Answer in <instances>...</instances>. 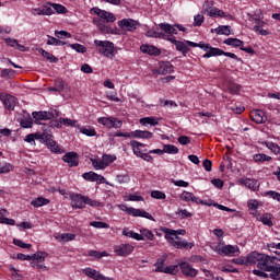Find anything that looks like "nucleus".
<instances>
[{
    "instance_id": "nucleus-1",
    "label": "nucleus",
    "mask_w": 280,
    "mask_h": 280,
    "mask_svg": "<svg viewBox=\"0 0 280 280\" xmlns=\"http://www.w3.org/2000/svg\"><path fill=\"white\" fill-rule=\"evenodd\" d=\"M94 45L98 48V54L105 56V58H115V44L109 40H94Z\"/></svg>"
},
{
    "instance_id": "nucleus-2",
    "label": "nucleus",
    "mask_w": 280,
    "mask_h": 280,
    "mask_svg": "<svg viewBox=\"0 0 280 280\" xmlns=\"http://www.w3.org/2000/svg\"><path fill=\"white\" fill-rule=\"evenodd\" d=\"M276 259H277L276 257L259 253L258 262H257L258 270H264L265 272H269L272 266L275 265Z\"/></svg>"
},
{
    "instance_id": "nucleus-3",
    "label": "nucleus",
    "mask_w": 280,
    "mask_h": 280,
    "mask_svg": "<svg viewBox=\"0 0 280 280\" xmlns=\"http://www.w3.org/2000/svg\"><path fill=\"white\" fill-rule=\"evenodd\" d=\"M97 124H101V126H104L105 128H108V130H110V128H121V126H124V121H121L119 118L117 117H100L97 118Z\"/></svg>"
},
{
    "instance_id": "nucleus-4",
    "label": "nucleus",
    "mask_w": 280,
    "mask_h": 280,
    "mask_svg": "<svg viewBox=\"0 0 280 280\" xmlns=\"http://www.w3.org/2000/svg\"><path fill=\"white\" fill-rule=\"evenodd\" d=\"M91 12H92V14H96V16L102 19L103 23H115V21H117V18L115 16V14H113L106 10H102L97 7L92 8Z\"/></svg>"
},
{
    "instance_id": "nucleus-5",
    "label": "nucleus",
    "mask_w": 280,
    "mask_h": 280,
    "mask_svg": "<svg viewBox=\"0 0 280 280\" xmlns=\"http://www.w3.org/2000/svg\"><path fill=\"white\" fill-rule=\"evenodd\" d=\"M44 143L54 154H65V150L60 149V145H58V142L55 141L51 133H48L45 137Z\"/></svg>"
},
{
    "instance_id": "nucleus-6",
    "label": "nucleus",
    "mask_w": 280,
    "mask_h": 280,
    "mask_svg": "<svg viewBox=\"0 0 280 280\" xmlns=\"http://www.w3.org/2000/svg\"><path fill=\"white\" fill-rule=\"evenodd\" d=\"M72 209H84L86 207V196L80 194L70 195Z\"/></svg>"
},
{
    "instance_id": "nucleus-7",
    "label": "nucleus",
    "mask_w": 280,
    "mask_h": 280,
    "mask_svg": "<svg viewBox=\"0 0 280 280\" xmlns=\"http://www.w3.org/2000/svg\"><path fill=\"white\" fill-rule=\"evenodd\" d=\"M125 211L128 213V215H132L133 218H145L147 220L154 221V217H152V214L145 210L129 207L126 208Z\"/></svg>"
},
{
    "instance_id": "nucleus-8",
    "label": "nucleus",
    "mask_w": 280,
    "mask_h": 280,
    "mask_svg": "<svg viewBox=\"0 0 280 280\" xmlns=\"http://www.w3.org/2000/svg\"><path fill=\"white\" fill-rule=\"evenodd\" d=\"M118 27L126 30L127 32H135L139 27V22L132 19H122L118 21Z\"/></svg>"
},
{
    "instance_id": "nucleus-9",
    "label": "nucleus",
    "mask_w": 280,
    "mask_h": 280,
    "mask_svg": "<svg viewBox=\"0 0 280 280\" xmlns=\"http://www.w3.org/2000/svg\"><path fill=\"white\" fill-rule=\"evenodd\" d=\"M135 250V246L130 244H120L114 247V253L119 257H128V255H132Z\"/></svg>"
},
{
    "instance_id": "nucleus-10",
    "label": "nucleus",
    "mask_w": 280,
    "mask_h": 280,
    "mask_svg": "<svg viewBox=\"0 0 280 280\" xmlns=\"http://www.w3.org/2000/svg\"><path fill=\"white\" fill-rule=\"evenodd\" d=\"M182 273L184 275V277H198V269L191 267V265L187 261H182L178 264Z\"/></svg>"
},
{
    "instance_id": "nucleus-11",
    "label": "nucleus",
    "mask_w": 280,
    "mask_h": 280,
    "mask_svg": "<svg viewBox=\"0 0 280 280\" xmlns=\"http://www.w3.org/2000/svg\"><path fill=\"white\" fill-rule=\"evenodd\" d=\"M82 178H84V180H89V183H98V185H103V183H106V178L104 176L93 171L83 173Z\"/></svg>"
},
{
    "instance_id": "nucleus-12",
    "label": "nucleus",
    "mask_w": 280,
    "mask_h": 280,
    "mask_svg": "<svg viewBox=\"0 0 280 280\" xmlns=\"http://www.w3.org/2000/svg\"><path fill=\"white\" fill-rule=\"evenodd\" d=\"M63 163H68L69 167H78L80 165V156L77 152H68L62 156Z\"/></svg>"
},
{
    "instance_id": "nucleus-13",
    "label": "nucleus",
    "mask_w": 280,
    "mask_h": 280,
    "mask_svg": "<svg viewBox=\"0 0 280 280\" xmlns=\"http://www.w3.org/2000/svg\"><path fill=\"white\" fill-rule=\"evenodd\" d=\"M206 14L208 16H214V19H233V15L226 14L224 11L213 7V8H208L205 10Z\"/></svg>"
},
{
    "instance_id": "nucleus-14",
    "label": "nucleus",
    "mask_w": 280,
    "mask_h": 280,
    "mask_svg": "<svg viewBox=\"0 0 280 280\" xmlns=\"http://www.w3.org/2000/svg\"><path fill=\"white\" fill-rule=\"evenodd\" d=\"M166 240L170 244H172V246L178 249L185 248V250H191V248H194L195 246L192 242H187L185 240H182V241H176L174 238H166Z\"/></svg>"
},
{
    "instance_id": "nucleus-15",
    "label": "nucleus",
    "mask_w": 280,
    "mask_h": 280,
    "mask_svg": "<svg viewBox=\"0 0 280 280\" xmlns=\"http://www.w3.org/2000/svg\"><path fill=\"white\" fill-rule=\"evenodd\" d=\"M240 253L237 245H225L219 249V255H225V257H235Z\"/></svg>"
},
{
    "instance_id": "nucleus-16",
    "label": "nucleus",
    "mask_w": 280,
    "mask_h": 280,
    "mask_svg": "<svg viewBox=\"0 0 280 280\" xmlns=\"http://www.w3.org/2000/svg\"><path fill=\"white\" fill-rule=\"evenodd\" d=\"M1 102L7 110H14V107L16 106V97L10 94L1 96Z\"/></svg>"
},
{
    "instance_id": "nucleus-17",
    "label": "nucleus",
    "mask_w": 280,
    "mask_h": 280,
    "mask_svg": "<svg viewBox=\"0 0 280 280\" xmlns=\"http://www.w3.org/2000/svg\"><path fill=\"white\" fill-rule=\"evenodd\" d=\"M206 45L208 46L207 49L202 50L207 52L202 56V58H213L215 56H222V54H224V50L212 47L211 44L206 43Z\"/></svg>"
},
{
    "instance_id": "nucleus-18",
    "label": "nucleus",
    "mask_w": 280,
    "mask_h": 280,
    "mask_svg": "<svg viewBox=\"0 0 280 280\" xmlns=\"http://www.w3.org/2000/svg\"><path fill=\"white\" fill-rule=\"evenodd\" d=\"M32 115L35 121H49V119H54V113L49 112H33Z\"/></svg>"
},
{
    "instance_id": "nucleus-19",
    "label": "nucleus",
    "mask_w": 280,
    "mask_h": 280,
    "mask_svg": "<svg viewBox=\"0 0 280 280\" xmlns=\"http://www.w3.org/2000/svg\"><path fill=\"white\" fill-rule=\"evenodd\" d=\"M241 185L247 187V189H252V191H259V182L253 178H241Z\"/></svg>"
},
{
    "instance_id": "nucleus-20",
    "label": "nucleus",
    "mask_w": 280,
    "mask_h": 280,
    "mask_svg": "<svg viewBox=\"0 0 280 280\" xmlns=\"http://www.w3.org/2000/svg\"><path fill=\"white\" fill-rule=\"evenodd\" d=\"M158 73L160 75H167V73H174V66L170 61H162L160 62Z\"/></svg>"
},
{
    "instance_id": "nucleus-21",
    "label": "nucleus",
    "mask_w": 280,
    "mask_h": 280,
    "mask_svg": "<svg viewBox=\"0 0 280 280\" xmlns=\"http://www.w3.org/2000/svg\"><path fill=\"white\" fill-rule=\"evenodd\" d=\"M160 30L164 32L165 36L168 34V36H176L178 34V30L176 25L167 24V23H160L159 24Z\"/></svg>"
},
{
    "instance_id": "nucleus-22",
    "label": "nucleus",
    "mask_w": 280,
    "mask_h": 280,
    "mask_svg": "<svg viewBox=\"0 0 280 280\" xmlns=\"http://www.w3.org/2000/svg\"><path fill=\"white\" fill-rule=\"evenodd\" d=\"M142 54H148L149 56H161V49L153 45H141L140 47Z\"/></svg>"
},
{
    "instance_id": "nucleus-23",
    "label": "nucleus",
    "mask_w": 280,
    "mask_h": 280,
    "mask_svg": "<svg viewBox=\"0 0 280 280\" xmlns=\"http://www.w3.org/2000/svg\"><path fill=\"white\" fill-rule=\"evenodd\" d=\"M83 273L89 277L90 279L94 280H106V277L104 275L100 273V271L93 269V268H85L83 269Z\"/></svg>"
},
{
    "instance_id": "nucleus-24",
    "label": "nucleus",
    "mask_w": 280,
    "mask_h": 280,
    "mask_svg": "<svg viewBox=\"0 0 280 280\" xmlns=\"http://www.w3.org/2000/svg\"><path fill=\"white\" fill-rule=\"evenodd\" d=\"M252 119L253 121H255V124H266V120L268 119V117H266V113H264V110L256 109L252 114Z\"/></svg>"
},
{
    "instance_id": "nucleus-25",
    "label": "nucleus",
    "mask_w": 280,
    "mask_h": 280,
    "mask_svg": "<svg viewBox=\"0 0 280 280\" xmlns=\"http://www.w3.org/2000/svg\"><path fill=\"white\" fill-rule=\"evenodd\" d=\"M130 145L132 148V152L136 156H140L143 152H148V150H141L142 148H145V144L137 141V140H131Z\"/></svg>"
},
{
    "instance_id": "nucleus-26",
    "label": "nucleus",
    "mask_w": 280,
    "mask_h": 280,
    "mask_svg": "<svg viewBox=\"0 0 280 280\" xmlns=\"http://www.w3.org/2000/svg\"><path fill=\"white\" fill-rule=\"evenodd\" d=\"M153 133L145 130L131 131V138L133 139H152Z\"/></svg>"
},
{
    "instance_id": "nucleus-27",
    "label": "nucleus",
    "mask_w": 280,
    "mask_h": 280,
    "mask_svg": "<svg viewBox=\"0 0 280 280\" xmlns=\"http://www.w3.org/2000/svg\"><path fill=\"white\" fill-rule=\"evenodd\" d=\"M122 235H125V237H131L132 240H136L137 242H143V235H141L135 231H129L126 228L122 230Z\"/></svg>"
},
{
    "instance_id": "nucleus-28",
    "label": "nucleus",
    "mask_w": 280,
    "mask_h": 280,
    "mask_svg": "<svg viewBox=\"0 0 280 280\" xmlns=\"http://www.w3.org/2000/svg\"><path fill=\"white\" fill-rule=\"evenodd\" d=\"M175 48H176V51H180L182 56H184V57L187 56L188 51H191V49L187 46V43H185V40L177 42L175 44Z\"/></svg>"
},
{
    "instance_id": "nucleus-29",
    "label": "nucleus",
    "mask_w": 280,
    "mask_h": 280,
    "mask_svg": "<svg viewBox=\"0 0 280 280\" xmlns=\"http://www.w3.org/2000/svg\"><path fill=\"white\" fill-rule=\"evenodd\" d=\"M245 261H247V266H255V264H258L259 253L252 252L247 256H245Z\"/></svg>"
},
{
    "instance_id": "nucleus-30",
    "label": "nucleus",
    "mask_w": 280,
    "mask_h": 280,
    "mask_svg": "<svg viewBox=\"0 0 280 280\" xmlns=\"http://www.w3.org/2000/svg\"><path fill=\"white\" fill-rule=\"evenodd\" d=\"M31 205L35 209H38V207H45V206L49 205V199L44 198V197H38V198L33 199L31 201Z\"/></svg>"
},
{
    "instance_id": "nucleus-31",
    "label": "nucleus",
    "mask_w": 280,
    "mask_h": 280,
    "mask_svg": "<svg viewBox=\"0 0 280 280\" xmlns=\"http://www.w3.org/2000/svg\"><path fill=\"white\" fill-rule=\"evenodd\" d=\"M224 45H229L230 47H240V49H242V47H244V42L237 38H226L224 39Z\"/></svg>"
},
{
    "instance_id": "nucleus-32",
    "label": "nucleus",
    "mask_w": 280,
    "mask_h": 280,
    "mask_svg": "<svg viewBox=\"0 0 280 280\" xmlns=\"http://www.w3.org/2000/svg\"><path fill=\"white\" fill-rule=\"evenodd\" d=\"M164 233H165V240H174V237L170 236V235H185L187 233V231L185 230H171V229H164Z\"/></svg>"
},
{
    "instance_id": "nucleus-33",
    "label": "nucleus",
    "mask_w": 280,
    "mask_h": 280,
    "mask_svg": "<svg viewBox=\"0 0 280 280\" xmlns=\"http://www.w3.org/2000/svg\"><path fill=\"white\" fill-rule=\"evenodd\" d=\"M38 52L43 56V58H46V60H48V62H52V63L58 62V57L54 56V54H51L43 48H39Z\"/></svg>"
},
{
    "instance_id": "nucleus-34",
    "label": "nucleus",
    "mask_w": 280,
    "mask_h": 280,
    "mask_svg": "<svg viewBox=\"0 0 280 280\" xmlns=\"http://www.w3.org/2000/svg\"><path fill=\"white\" fill-rule=\"evenodd\" d=\"M47 36H48V39L46 42V45H52L55 47H62L63 45H69V43L62 42L58 37L56 38V37H52L50 35H47Z\"/></svg>"
},
{
    "instance_id": "nucleus-35",
    "label": "nucleus",
    "mask_w": 280,
    "mask_h": 280,
    "mask_svg": "<svg viewBox=\"0 0 280 280\" xmlns=\"http://www.w3.org/2000/svg\"><path fill=\"white\" fill-rule=\"evenodd\" d=\"M269 277L272 279V280H280V265H275L271 266V268L269 269Z\"/></svg>"
},
{
    "instance_id": "nucleus-36",
    "label": "nucleus",
    "mask_w": 280,
    "mask_h": 280,
    "mask_svg": "<svg viewBox=\"0 0 280 280\" xmlns=\"http://www.w3.org/2000/svg\"><path fill=\"white\" fill-rule=\"evenodd\" d=\"M141 126H159V119L155 117H144L140 119Z\"/></svg>"
},
{
    "instance_id": "nucleus-37",
    "label": "nucleus",
    "mask_w": 280,
    "mask_h": 280,
    "mask_svg": "<svg viewBox=\"0 0 280 280\" xmlns=\"http://www.w3.org/2000/svg\"><path fill=\"white\" fill-rule=\"evenodd\" d=\"M260 222H262L265 226H269V228L275 226V223H272V214L270 213H264L260 217Z\"/></svg>"
},
{
    "instance_id": "nucleus-38",
    "label": "nucleus",
    "mask_w": 280,
    "mask_h": 280,
    "mask_svg": "<svg viewBox=\"0 0 280 280\" xmlns=\"http://www.w3.org/2000/svg\"><path fill=\"white\" fill-rule=\"evenodd\" d=\"M81 135H85L86 137H97V131H95V128L89 126V127H82L80 129Z\"/></svg>"
},
{
    "instance_id": "nucleus-39",
    "label": "nucleus",
    "mask_w": 280,
    "mask_h": 280,
    "mask_svg": "<svg viewBox=\"0 0 280 280\" xmlns=\"http://www.w3.org/2000/svg\"><path fill=\"white\" fill-rule=\"evenodd\" d=\"M98 30L102 34H117V28H113L109 25H106L104 22L100 24Z\"/></svg>"
},
{
    "instance_id": "nucleus-40",
    "label": "nucleus",
    "mask_w": 280,
    "mask_h": 280,
    "mask_svg": "<svg viewBox=\"0 0 280 280\" xmlns=\"http://www.w3.org/2000/svg\"><path fill=\"white\" fill-rule=\"evenodd\" d=\"M231 26L229 25H221L215 28V33L222 36H231Z\"/></svg>"
},
{
    "instance_id": "nucleus-41",
    "label": "nucleus",
    "mask_w": 280,
    "mask_h": 280,
    "mask_svg": "<svg viewBox=\"0 0 280 280\" xmlns=\"http://www.w3.org/2000/svg\"><path fill=\"white\" fill-rule=\"evenodd\" d=\"M48 5H50L52 8L54 12H57V14H67V9L62 4L48 3Z\"/></svg>"
},
{
    "instance_id": "nucleus-42",
    "label": "nucleus",
    "mask_w": 280,
    "mask_h": 280,
    "mask_svg": "<svg viewBox=\"0 0 280 280\" xmlns=\"http://www.w3.org/2000/svg\"><path fill=\"white\" fill-rule=\"evenodd\" d=\"M254 161L255 163H264L265 161H272V158L264 153H257L254 155Z\"/></svg>"
},
{
    "instance_id": "nucleus-43",
    "label": "nucleus",
    "mask_w": 280,
    "mask_h": 280,
    "mask_svg": "<svg viewBox=\"0 0 280 280\" xmlns=\"http://www.w3.org/2000/svg\"><path fill=\"white\" fill-rule=\"evenodd\" d=\"M140 235H142L143 240H149L150 242H152L154 240V233H152V231H150L149 229L142 228L140 229Z\"/></svg>"
},
{
    "instance_id": "nucleus-44",
    "label": "nucleus",
    "mask_w": 280,
    "mask_h": 280,
    "mask_svg": "<svg viewBox=\"0 0 280 280\" xmlns=\"http://www.w3.org/2000/svg\"><path fill=\"white\" fill-rule=\"evenodd\" d=\"M68 47H71V49H74L77 54H86V46L82 44H68Z\"/></svg>"
},
{
    "instance_id": "nucleus-45",
    "label": "nucleus",
    "mask_w": 280,
    "mask_h": 280,
    "mask_svg": "<svg viewBox=\"0 0 280 280\" xmlns=\"http://www.w3.org/2000/svg\"><path fill=\"white\" fill-rule=\"evenodd\" d=\"M103 163H105V166L108 167L112 163H115L117 161V155L112 154H103Z\"/></svg>"
},
{
    "instance_id": "nucleus-46",
    "label": "nucleus",
    "mask_w": 280,
    "mask_h": 280,
    "mask_svg": "<svg viewBox=\"0 0 280 280\" xmlns=\"http://www.w3.org/2000/svg\"><path fill=\"white\" fill-rule=\"evenodd\" d=\"M164 154H178V149L174 144H164Z\"/></svg>"
},
{
    "instance_id": "nucleus-47",
    "label": "nucleus",
    "mask_w": 280,
    "mask_h": 280,
    "mask_svg": "<svg viewBox=\"0 0 280 280\" xmlns=\"http://www.w3.org/2000/svg\"><path fill=\"white\" fill-rule=\"evenodd\" d=\"M155 266V272H163L165 269V257L163 258H158L156 262L154 264Z\"/></svg>"
},
{
    "instance_id": "nucleus-48",
    "label": "nucleus",
    "mask_w": 280,
    "mask_h": 280,
    "mask_svg": "<svg viewBox=\"0 0 280 280\" xmlns=\"http://www.w3.org/2000/svg\"><path fill=\"white\" fill-rule=\"evenodd\" d=\"M178 265L166 266L162 272L165 275H176L178 272Z\"/></svg>"
},
{
    "instance_id": "nucleus-49",
    "label": "nucleus",
    "mask_w": 280,
    "mask_h": 280,
    "mask_svg": "<svg viewBox=\"0 0 280 280\" xmlns=\"http://www.w3.org/2000/svg\"><path fill=\"white\" fill-rule=\"evenodd\" d=\"M205 23V15L203 14H197L194 16V27H200Z\"/></svg>"
},
{
    "instance_id": "nucleus-50",
    "label": "nucleus",
    "mask_w": 280,
    "mask_h": 280,
    "mask_svg": "<svg viewBox=\"0 0 280 280\" xmlns=\"http://www.w3.org/2000/svg\"><path fill=\"white\" fill-rule=\"evenodd\" d=\"M229 110L235 113V115H242L246 108L242 104H235L229 107Z\"/></svg>"
},
{
    "instance_id": "nucleus-51",
    "label": "nucleus",
    "mask_w": 280,
    "mask_h": 280,
    "mask_svg": "<svg viewBox=\"0 0 280 280\" xmlns=\"http://www.w3.org/2000/svg\"><path fill=\"white\" fill-rule=\"evenodd\" d=\"M151 198H154L155 200H165V198H167V196L165 195V192H163L161 190H152Z\"/></svg>"
},
{
    "instance_id": "nucleus-52",
    "label": "nucleus",
    "mask_w": 280,
    "mask_h": 280,
    "mask_svg": "<svg viewBox=\"0 0 280 280\" xmlns=\"http://www.w3.org/2000/svg\"><path fill=\"white\" fill-rule=\"evenodd\" d=\"M148 38H165V33H159L154 30H150L147 32Z\"/></svg>"
},
{
    "instance_id": "nucleus-53",
    "label": "nucleus",
    "mask_w": 280,
    "mask_h": 280,
    "mask_svg": "<svg viewBox=\"0 0 280 280\" xmlns=\"http://www.w3.org/2000/svg\"><path fill=\"white\" fill-rule=\"evenodd\" d=\"M186 45H188V47H199V49H207L209 46L206 45L205 42H200V43H195L191 40H185Z\"/></svg>"
},
{
    "instance_id": "nucleus-54",
    "label": "nucleus",
    "mask_w": 280,
    "mask_h": 280,
    "mask_svg": "<svg viewBox=\"0 0 280 280\" xmlns=\"http://www.w3.org/2000/svg\"><path fill=\"white\" fill-rule=\"evenodd\" d=\"M90 226H93L94 229H109L110 225H108V223L102 222V221H92L90 223Z\"/></svg>"
},
{
    "instance_id": "nucleus-55",
    "label": "nucleus",
    "mask_w": 280,
    "mask_h": 280,
    "mask_svg": "<svg viewBox=\"0 0 280 280\" xmlns=\"http://www.w3.org/2000/svg\"><path fill=\"white\" fill-rule=\"evenodd\" d=\"M92 165L94 170H106V164L104 160H92Z\"/></svg>"
},
{
    "instance_id": "nucleus-56",
    "label": "nucleus",
    "mask_w": 280,
    "mask_h": 280,
    "mask_svg": "<svg viewBox=\"0 0 280 280\" xmlns=\"http://www.w3.org/2000/svg\"><path fill=\"white\" fill-rule=\"evenodd\" d=\"M267 148L273 152V154H280V147L275 142H267Z\"/></svg>"
},
{
    "instance_id": "nucleus-57",
    "label": "nucleus",
    "mask_w": 280,
    "mask_h": 280,
    "mask_svg": "<svg viewBox=\"0 0 280 280\" xmlns=\"http://www.w3.org/2000/svg\"><path fill=\"white\" fill-rule=\"evenodd\" d=\"M56 38L62 39V38H71V33L67 31H55Z\"/></svg>"
},
{
    "instance_id": "nucleus-58",
    "label": "nucleus",
    "mask_w": 280,
    "mask_h": 280,
    "mask_svg": "<svg viewBox=\"0 0 280 280\" xmlns=\"http://www.w3.org/2000/svg\"><path fill=\"white\" fill-rule=\"evenodd\" d=\"M176 215H179L180 217V220H185L187 218H191V212L187 211V210H183V209H178L176 211Z\"/></svg>"
},
{
    "instance_id": "nucleus-59",
    "label": "nucleus",
    "mask_w": 280,
    "mask_h": 280,
    "mask_svg": "<svg viewBox=\"0 0 280 280\" xmlns=\"http://www.w3.org/2000/svg\"><path fill=\"white\" fill-rule=\"evenodd\" d=\"M60 122L63 126H70V128H75V124H78V121L72 120L71 118H60Z\"/></svg>"
},
{
    "instance_id": "nucleus-60",
    "label": "nucleus",
    "mask_w": 280,
    "mask_h": 280,
    "mask_svg": "<svg viewBox=\"0 0 280 280\" xmlns=\"http://www.w3.org/2000/svg\"><path fill=\"white\" fill-rule=\"evenodd\" d=\"M85 200H86L85 205H89V207H104V203L97 200H93L89 196H86Z\"/></svg>"
},
{
    "instance_id": "nucleus-61",
    "label": "nucleus",
    "mask_w": 280,
    "mask_h": 280,
    "mask_svg": "<svg viewBox=\"0 0 280 280\" xmlns=\"http://www.w3.org/2000/svg\"><path fill=\"white\" fill-rule=\"evenodd\" d=\"M261 19H264V14L260 12V13H253V14H249V21L250 23H255L257 24L258 21H260Z\"/></svg>"
},
{
    "instance_id": "nucleus-62",
    "label": "nucleus",
    "mask_w": 280,
    "mask_h": 280,
    "mask_svg": "<svg viewBox=\"0 0 280 280\" xmlns=\"http://www.w3.org/2000/svg\"><path fill=\"white\" fill-rule=\"evenodd\" d=\"M14 246H19L20 248H32V244H27L19 238L13 240Z\"/></svg>"
},
{
    "instance_id": "nucleus-63",
    "label": "nucleus",
    "mask_w": 280,
    "mask_h": 280,
    "mask_svg": "<svg viewBox=\"0 0 280 280\" xmlns=\"http://www.w3.org/2000/svg\"><path fill=\"white\" fill-rule=\"evenodd\" d=\"M20 126L22 128H32V126H34V121L32 120V118H24L20 121Z\"/></svg>"
},
{
    "instance_id": "nucleus-64",
    "label": "nucleus",
    "mask_w": 280,
    "mask_h": 280,
    "mask_svg": "<svg viewBox=\"0 0 280 280\" xmlns=\"http://www.w3.org/2000/svg\"><path fill=\"white\" fill-rule=\"evenodd\" d=\"M180 199L185 202H190L191 200H194V194L189 191H184L180 196Z\"/></svg>"
}]
</instances>
